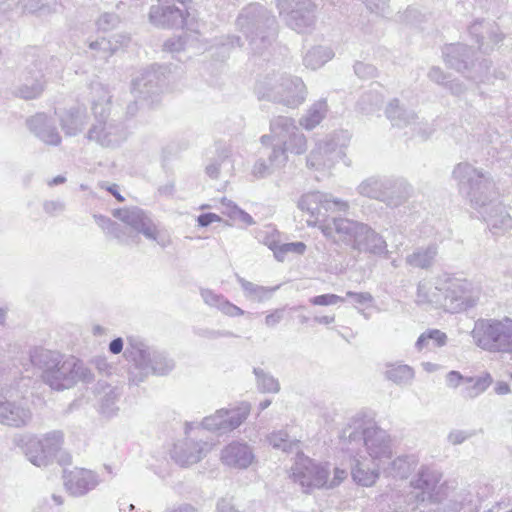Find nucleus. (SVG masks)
<instances>
[{
  "label": "nucleus",
  "instance_id": "obj_1",
  "mask_svg": "<svg viewBox=\"0 0 512 512\" xmlns=\"http://www.w3.org/2000/svg\"><path fill=\"white\" fill-rule=\"evenodd\" d=\"M297 207L309 214V226H317L322 233L333 240H340L358 252L383 255L387 253L384 238L365 223L342 217H329L328 212H346L349 204L331 194L312 191L303 194Z\"/></svg>",
  "mask_w": 512,
  "mask_h": 512
},
{
  "label": "nucleus",
  "instance_id": "obj_2",
  "mask_svg": "<svg viewBox=\"0 0 512 512\" xmlns=\"http://www.w3.org/2000/svg\"><path fill=\"white\" fill-rule=\"evenodd\" d=\"M452 176L460 195L480 213L493 235H502L512 228V217L498 200L499 193L489 173L461 162L454 167Z\"/></svg>",
  "mask_w": 512,
  "mask_h": 512
},
{
  "label": "nucleus",
  "instance_id": "obj_3",
  "mask_svg": "<svg viewBox=\"0 0 512 512\" xmlns=\"http://www.w3.org/2000/svg\"><path fill=\"white\" fill-rule=\"evenodd\" d=\"M124 356L129 363L128 381L140 385L150 375L165 376L175 367L174 360L161 350L138 336L127 337Z\"/></svg>",
  "mask_w": 512,
  "mask_h": 512
},
{
  "label": "nucleus",
  "instance_id": "obj_4",
  "mask_svg": "<svg viewBox=\"0 0 512 512\" xmlns=\"http://www.w3.org/2000/svg\"><path fill=\"white\" fill-rule=\"evenodd\" d=\"M91 89L96 94L92 100L95 122L87 138L103 147H116L126 140V128L121 121L109 117L111 96L107 88L101 83H93Z\"/></svg>",
  "mask_w": 512,
  "mask_h": 512
},
{
  "label": "nucleus",
  "instance_id": "obj_5",
  "mask_svg": "<svg viewBox=\"0 0 512 512\" xmlns=\"http://www.w3.org/2000/svg\"><path fill=\"white\" fill-rule=\"evenodd\" d=\"M236 25L255 53H260L269 46L277 34L275 16L264 6L256 3L249 4L241 10Z\"/></svg>",
  "mask_w": 512,
  "mask_h": 512
},
{
  "label": "nucleus",
  "instance_id": "obj_6",
  "mask_svg": "<svg viewBox=\"0 0 512 512\" xmlns=\"http://www.w3.org/2000/svg\"><path fill=\"white\" fill-rule=\"evenodd\" d=\"M255 93L259 99L280 103L290 108L301 105L307 97V89L300 77L272 72L258 79Z\"/></svg>",
  "mask_w": 512,
  "mask_h": 512
},
{
  "label": "nucleus",
  "instance_id": "obj_7",
  "mask_svg": "<svg viewBox=\"0 0 512 512\" xmlns=\"http://www.w3.org/2000/svg\"><path fill=\"white\" fill-rule=\"evenodd\" d=\"M442 53L447 66L474 82H490L493 77L490 71L491 62L485 57H480L466 44L454 43L446 45Z\"/></svg>",
  "mask_w": 512,
  "mask_h": 512
},
{
  "label": "nucleus",
  "instance_id": "obj_8",
  "mask_svg": "<svg viewBox=\"0 0 512 512\" xmlns=\"http://www.w3.org/2000/svg\"><path fill=\"white\" fill-rule=\"evenodd\" d=\"M349 444H363L367 454L374 463L382 465L392 457V441L390 435L373 423L356 421L354 426L343 431Z\"/></svg>",
  "mask_w": 512,
  "mask_h": 512
},
{
  "label": "nucleus",
  "instance_id": "obj_9",
  "mask_svg": "<svg viewBox=\"0 0 512 512\" xmlns=\"http://www.w3.org/2000/svg\"><path fill=\"white\" fill-rule=\"evenodd\" d=\"M474 343L489 352L512 353V319H478L471 331Z\"/></svg>",
  "mask_w": 512,
  "mask_h": 512
},
{
  "label": "nucleus",
  "instance_id": "obj_10",
  "mask_svg": "<svg viewBox=\"0 0 512 512\" xmlns=\"http://www.w3.org/2000/svg\"><path fill=\"white\" fill-rule=\"evenodd\" d=\"M41 378L51 389L62 391L73 387L79 381L92 382L93 374L81 360L63 355L59 364L51 371L41 375Z\"/></svg>",
  "mask_w": 512,
  "mask_h": 512
},
{
  "label": "nucleus",
  "instance_id": "obj_11",
  "mask_svg": "<svg viewBox=\"0 0 512 512\" xmlns=\"http://www.w3.org/2000/svg\"><path fill=\"white\" fill-rule=\"evenodd\" d=\"M113 216L133 230L144 235L145 238L155 241L160 247L166 248L171 245V238L158 228L150 213L139 207H128L115 209Z\"/></svg>",
  "mask_w": 512,
  "mask_h": 512
},
{
  "label": "nucleus",
  "instance_id": "obj_12",
  "mask_svg": "<svg viewBox=\"0 0 512 512\" xmlns=\"http://www.w3.org/2000/svg\"><path fill=\"white\" fill-rule=\"evenodd\" d=\"M275 2L279 14L291 29L304 33L314 26L316 6L312 0H275Z\"/></svg>",
  "mask_w": 512,
  "mask_h": 512
},
{
  "label": "nucleus",
  "instance_id": "obj_13",
  "mask_svg": "<svg viewBox=\"0 0 512 512\" xmlns=\"http://www.w3.org/2000/svg\"><path fill=\"white\" fill-rule=\"evenodd\" d=\"M166 84L165 68L153 64L144 69L139 76L132 81V94L134 98L147 101V106L153 105L158 100Z\"/></svg>",
  "mask_w": 512,
  "mask_h": 512
},
{
  "label": "nucleus",
  "instance_id": "obj_14",
  "mask_svg": "<svg viewBox=\"0 0 512 512\" xmlns=\"http://www.w3.org/2000/svg\"><path fill=\"white\" fill-rule=\"evenodd\" d=\"M478 295L472 283L466 279H450L443 291V306L451 313H458L474 307Z\"/></svg>",
  "mask_w": 512,
  "mask_h": 512
},
{
  "label": "nucleus",
  "instance_id": "obj_15",
  "mask_svg": "<svg viewBox=\"0 0 512 512\" xmlns=\"http://www.w3.org/2000/svg\"><path fill=\"white\" fill-rule=\"evenodd\" d=\"M291 477L299 483L307 492L310 488H321L327 484L329 469L326 466L315 463L312 459L298 454L292 466Z\"/></svg>",
  "mask_w": 512,
  "mask_h": 512
},
{
  "label": "nucleus",
  "instance_id": "obj_16",
  "mask_svg": "<svg viewBox=\"0 0 512 512\" xmlns=\"http://www.w3.org/2000/svg\"><path fill=\"white\" fill-rule=\"evenodd\" d=\"M159 0L157 4L150 7L149 20L158 27H183L187 9L182 1Z\"/></svg>",
  "mask_w": 512,
  "mask_h": 512
},
{
  "label": "nucleus",
  "instance_id": "obj_17",
  "mask_svg": "<svg viewBox=\"0 0 512 512\" xmlns=\"http://www.w3.org/2000/svg\"><path fill=\"white\" fill-rule=\"evenodd\" d=\"M32 419L33 412L24 400H10L5 395H0V425L23 428Z\"/></svg>",
  "mask_w": 512,
  "mask_h": 512
},
{
  "label": "nucleus",
  "instance_id": "obj_18",
  "mask_svg": "<svg viewBox=\"0 0 512 512\" xmlns=\"http://www.w3.org/2000/svg\"><path fill=\"white\" fill-rule=\"evenodd\" d=\"M211 448L212 445L208 441L186 438L174 445L171 457L179 465L189 466L202 460Z\"/></svg>",
  "mask_w": 512,
  "mask_h": 512
},
{
  "label": "nucleus",
  "instance_id": "obj_19",
  "mask_svg": "<svg viewBox=\"0 0 512 512\" xmlns=\"http://www.w3.org/2000/svg\"><path fill=\"white\" fill-rule=\"evenodd\" d=\"M41 62L27 67L22 75V83L15 87L14 94L24 100H32L40 97L45 88V74L42 71Z\"/></svg>",
  "mask_w": 512,
  "mask_h": 512
},
{
  "label": "nucleus",
  "instance_id": "obj_20",
  "mask_svg": "<svg viewBox=\"0 0 512 512\" xmlns=\"http://www.w3.org/2000/svg\"><path fill=\"white\" fill-rule=\"evenodd\" d=\"M442 475L437 470L422 465L416 475L411 479L410 486L419 491L417 500L424 502H436L438 499L434 494L436 487L441 481Z\"/></svg>",
  "mask_w": 512,
  "mask_h": 512
},
{
  "label": "nucleus",
  "instance_id": "obj_21",
  "mask_svg": "<svg viewBox=\"0 0 512 512\" xmlns=\"http://www.w3.org/2000/svg\"><path fill=\"white\" fill-rule=\"evenodd\" d=\"M470 37L478 44L482 53L493 50L494 46L502 41L503 36L495 23L477 20L468 27Z\"/></svg>",
  "mask_w": 512,
  "mask_h": 512
},
{
  "label": "nucleus",
  "instance_id": "obj_22",
  "mask_svg": "<svg viewBox=\"0 0 512 512\" xmlns=\"http://www.w3.org/2000/svg\"><path fill=\"white\" fill-rule=\"evenodd\" d=\"M29 131L46 145L58 146L62 138L55 121L45 113H37L26 120Z\"/></svg>",
  "mask_w": 512,
  "mask_h": 512
},
{
  "label": "nucleus",
  "instance_id": "obj_23",
  "mask_svg": "<svg viewBox=\"0 0 512 512\" xmlns=\"http://www.w3.org/2000/svg\"><path fill=\"white\" fill-rule=\"evenodd\" d=\"M99 483L98 476L91 470L75 468L65 472L64 485L73 496H83L93 490Z\"/></svg>",
  "mask_w": 512,
  "mask_h": 512
},
{
  "label": "nucleus",
  "instance_id": "obj_24",
  "mask_svg": "<svg viewBox=\"0 0 512 512\" xmlns=\"http://www.w3.org/2000/svg\"><path fill=\"white\" fill-rule=\"evenodd\" d=\"M254 459L255 455L252 447L241 441H233L221 451V461L223 464L236 469L248 468Z\"/></svg>",
  "mask_w": 512,
  "mask_h": 512
},
{
  "label": "nucleus",
  "instance_id": "obj_25",
  "mask_svg": "<svg viewBox=\"0 0 512 512\" xmlns=\"http://www.w3.org/2000/svg\"><path fill=\"white\" fill-rule=\"evenodd\" d=\"M380 466L374 463L372 459L357 454L353 457L351 476L358 485L370 487L376 483L380 476Z\"/></svg>",
  "mask_w": 512,
  "mask_h": 512
},
{
  "label": "nucleus",
  "instance_id": "obj_26",
  "mask_svg": "<svg viewBox=\"0 0 512 512\" xmlns=\"http://www.w3.org/2000/svg\"><path fill=\"white\" fill-rule=\"evenodd\" d=\"M386 186L381 202L389 208H398L404 205L413 193L412 186L401 177L391 176Z\"/></svg>",
  "mask_w": 512,
  "mask_h": 512
},
{
  "label": "nucleus",
  "instance_id": "obj_27",
  "mask_svg": "<svg viewBox=\"0 0 512 512\" xmlns=\"http://www.w3.org/2000/svg\"><path fill=\"white\" fill-rule=\"evenodd\" d=\"M12 441L30 463L37 467L46 466V456L39 437L31 434H16Z\"/></svg>",
  "mask_w": 512,
  "mask_h": 512
},
{
  "label": "nucleus",
  "instance_id": "obj_28",
  "mask_svg": "<svg viewBox=\"0 0 512 512\" xmlns=\"http://www.w3.org/2000/svg\"><path fill=\"white\" fill-rule=\"evenodd\" d=\"M298 129L293 118L277 116L270 121V134L263 135L260 141L263 145H268L271 140L275 141L273 145H283Z\"/></svg>",
  "mask_w": 512,
  "mask_h": 512
},
{
  "label": "nucleus",
  "instance_id": "obj_29",
  "mask_svg": "<svg viewBox=\"0 0 512 512\" xmlns=\"http://www.w3.org/2000/svg\"><path fill=\"white\" fill-rule=\"evenodd\" d=\"M266 155L267 159L260 157L253 165L252 175L257 179L271 175L276 168L284 166L288 160L284 149L278 146H272Z\"/></svg>",
  "mask_w": 512,
  "mask_h": 512
},
{
  "label": "nucleus",
  "instance_id": "obj_30",
  "mask_svg": "<svg viewBox=\"0 0 512 512\" xmlns=\"http://www.w3.org/2000/svg\"><path fill=\"white\" fill-rule=\"evenodd\" d=\"M418 462L417 456L413 454L400 455L383 468V473L394 479H407L416 470Z\"/></svg>",
  "mask_w": 512,
  "mask_h": 512
},
{
  "label": "nucleus",
  "instance_id": "obj_31",
  "mask_svg": "<svg viewBox=\"0 0 512 512\" xmlns=\"http://www.w3.org/2000/svg\"><path fill=\"white\" fill-rule=\"evenodd\" d=\"M60 124L66 135H77L87 124L86 109L77 106L64 111L60 114Z\"/></svg>",
  "mask_w": 512,
  "mask_h": 512
},
{
  "label": "nucleus",
  "instance_id": "obj_32",
  "mask_svg": "<svg viewBox=\"0 0 512 512\" xmlns=\"http://www.w3.org/2000/svg\"><path fill=\"white\" fill-rule=\"evenodd\" d=\"M385 114L391 124L398 128L410 127L412 122L418 119V115L413 110L405 108L397 98L388 103Z\"/></svg>",
  "mask_w": 512,
  "mask_h": 512
},
{
  "label": "nucleus",
  "instance_id": "obj_33",
  "mask_svg": "<svg viewBox=\"0 0 512 512\" xmlns=\"http://www.w3.org/2000/svg\"><path fill=\"white\" fill-rule=\"evenodd\" d=\"M234 171V162L231 158V151L228 148H221L217 156L211 159L206 166V173L212 179H218L221 176H231Z\"/></svg>",
  "mask_w": 512,
  "mask_h": 512
},
{
  "label": "nucleus",
  "instance_id": "obj_34",
  "mask_svg": "<svg viewBox=\"0 0 512 512\" xmlns=\"http://www.w3.org/2000/svg\"><path fill=\"white\" fill-rule=\"evenodd\" d=\"M200 294L205 304L217 308L229 317L243 316L245 314L243 309L230 302L223 295L217 294L210 289H201Z\"/></svg>",
  "mask_w": 512,
  "mask_h": 512
},
{
  "label": "nucleus",
  "instance_id": "obj_35",
  "mask_svg": "<svg viewBox=\"0 0 512 512\" xmlns=\"http://www.w3.org/2000/svg\"><path fill=\"white\" fill-rule=\"evenodd\" d=\"M62 356L63 354L58 351L43 347H34L29 353L30 362L34 367L42 371L41 375L46 374L48 371H51L53 367H56Z\"/></svg>",
  "mask_w": 512,
  "mask_h": 512
},
{
  "label": "nucleus",
  "instance_id": "obj_36",
  "mask_svg": "<svg viewBox=\"0 0 512 512\" xmlns=\"http://www.w3.org/2000/svg\"><path fill=\"white\" fill-rule=\"evenodd\" d=\"M438 255V246L429 244L425 247L416 248L411 254L405 258L406 264L413 268L429 269L431 268Z\"/></svg>",
  "mask_w": 512,
  "mask_h": 512
},
{
  "label": "nucleus",
  "instance_id": "obj_37",
  "mask_svg": "<svg viewBox=\"0 0 512 512\" xmlns=\"http://www.w3.org/2000/svg\"><path fill=\"white\" fill-rule=\"evenodd\" d=\"M237 282L243 290L246 299L252 302L263 303L272 298L273 293L278 289L276 287H265L255 284L251 281L238 276Z\"/></svg>",
  "mask_w": 512,
  "mask_h": 512
},
{
  "label": "nucleus",
  "instance_id": "obj_38",
  "mask_svg": "<svg viewBox=\"0 0 512 512\" xmlns=\"http://www.w3.org/2000/svg\"><path fill=\"white\" fill-rule=\"evenodd\" d=\"M492 382V376L487 372L480 376L466 377L464 387L461 390V395L463 398L468 400L475 399L484 393Z\"/></svg>",
  "mask_w": 512,
  "mask_h": 512
},
{
  "label": "nucleus",
  "instance_id": "obj_39",
  "mask_svg": "<svg viewBox=\"0 0 512 512\" xmlns=\"http://www.w3.org/2000/svg\"><path fill=\"white\" fill-rule=\"evenodd\" d=\"M390 177L387 176H371L363 180L357 187L360 195L381 201L382 195L387 188Z\"/></svg>",
  "mask_w": 512,
  "mask_h": 512
},
{
  "label": "nucleus",
  "instance_id": "obj_40",
  "mask_svg": "<svg viewBox=\"0 0 512 512\" xmlns=\"http://www.w3.org/2000/svg\"><path fill=\"white\" fill-rule=\"evenodd\" d=\"M328 111L326 99H320L313 103L306 114L300 119V125L306 130H312L325 118Z\"/></svg>",
  "mask_w": 512,
  "mask_h": 512
},
{
  "label": "nucleus",
  "instance_id": "obj_41",
  "mask_svg": "<svg viewBox=\"0 0 512 512\" xmlns=\"http://www.w3.org/2000/svg\"><path fill=\"white\" fill-rule=\"evenodd\" d=\"M334 57V52L324 46H316L307 51L303 57L305 67L312 70L319 69Z\"/></svg>",
  "mask_w": 512,
  "mask_h": 512
},
{
  "label": "nucleus",
  "instance_id": "obj_42",
  "mask_svg": "<svg viewBox=\"0 0 512 512\" xmlns=\"http://www.w3.org/2000/svg\"><path fill=\"white\" fill-rule=\"evenodd\" d=\"M225 409L227 412V416L225 417L227 426H225L224 429L229 432L238 428L247 419L251 411V405L243 401Z\"/></svg>",
  "mask_w": 512,
  "mask_h": 512
},
{
  "label": "nucleus",
  "instance_id": "obj_43",
  "mask_svg": "<svg viewBox=\"0 0 512 512\" xmlns=\"http://www.w3.org/2000/svg\"><path fill=\"white\" fill-rule=\"evenodd\" d=\"M253 374L255 375L257 390L261 393L276 394L280 391V383L271 373L262 368L254 367Z\"/></svg>",
  "mask_w": 512,
  "mask_h": 512
},
{
  "label": "nucleus",
  "instance_id": "obj_44",
  "mask_svg": "<svg viewBox=\"0 0 512 512\" xmlns=\"http://www.w3.org/2000/svg\"><path fill=\"white\" fill-rule=\"evenodd\" d=\"M447 335L439 329H428L417 339L415 347L418 351L425 348L442 347L447 343Z\"/></svg>",
  "mask_w": 512,
  "mask_h": 512
},
{
  "label": "nucleus",
  "instance_id": "obj_45",
  "mask_svg": "<svg viewBox=\"0 0 512 512\" xmlns=\"http://www.w3.org/2000/svg\"><path fill=\"white\" fill-rule=\"evenodd\" d=\"M385 377L397 385H407L414 378V370L409 365L390 364L387 365Z\"/></svg>",
  "mask_w": 512,
  "mask_h": 512
},
{
  "label": "nucleus",
  "instance_id": "obj_46",
  "mask_svg": "<svg viewBox=\"0 0 512 512\" xmlns=\"http://www.w3.org/2000/svg\"><path fill=\"white\" fill-rule=\"evenodd\" d=\"M417 302L431 303L443 306V292L441 288L433 286L430 282H420L417 287Z\"/></svg>",
  "mask_w": 512,
  "mask_h": 512
},
{
  "label": "nucleus",
  "instance_id": "obj_47",
  "mask_svg": "<svg viewBox=\"0 0 512 512\" xmlns=\"http://www.w3.org/2000/svg\"><path fill=\"white\" fill-rule=\"evenodd\" d=\"M39 438L44 449L47 466L63 444V433L59 430H54Z\"/></svg>",
  "mask_w": 512,
  "mask_h": 512
},
{
  "label": "nucleus",
  "instance_id": "obj_48",
  "mask_svg": "<svg viewBox=\"0 0 512 512\" xmlns=\"http://www.w3.org/2000/svg\"><path fill=\"white\" fill-rule=\"evenodd\" d=\"M332 143H319L317 148L312 150L307 157V166L310 168L321 169L329 165L331 158L328 153L331 152Z\"/></svg>",
  "mask_w": 512,
  "mask_h": 512
},
{
  "label": "nucleus",
  "instance_id": "obj_49",
  "mask_svg": "<svg viewBox=\"0 0 512 512\" xmlns=\"http://www.w3.org/2000/svg\"><path fill=\"white\" fill-rule=\"evenodd\" d=\"M269 444L275 448L280 449L284 452H291L295 448H298V440L290 437L286 430L273 431L267 437Z\"/></svg>",
  "mask_w": 512,
  "mask_h": 512
},
{
  "label": "nucleus",
  "instance_id": "obj_50",
  "mask_svg": "<svg viewBox=\"0 0 512 512\" xmlns=\"http://www.w3.org/2000/svg\"><path fill=\"white\" fill-rule=\"evenodd\" d=\"M383 103L382 95L374 90L364 92L357 101V108L364 114H371L378 110Z\"/></svg>",
  "mask_w": 512,
  "mask_h": 512
},
{
  "label": "nucleus",
  "instance_id": "obj_51",
  "mask_svg": "<svg viewBox=\"0 0 512 512\" xmlns=\"http://www.w3.org/2000/svg\"><path fill=\"white\" fill-rule=\"evenodd\" d=\"M226 414L227 412L225 408L217 410L213 415L207 416L202 420V428L209 431L226 433L227 431L224 429V427L227 426L225 420V417L227 416Z\"/></svg>",
  "mask_w": 512,
  "mask_h": 512
},
{
  "label": "nucleus",
  "instance_id": "obj_52",
  "mask_svg": "<svg viewBox=\"0 0 512 512\" xmlns=\"http://www.w3.org/2000/svg\"><path fill=\"white\" fill-rule=\"evenodd\" d=\"M277 146L284 149L286 155L287 152L301 155L307 150V140L305 135L298 129L296 133L292 134V136L288 138L287 142L283 145Z\"/></svg>",
  "mask_w": 512,
  "mask_h": 512
},
{
  "label": "nucleus",
  "instance_id": "obj_53",
  "mask_svg": "<svg viewBox=\"0 0 512 512\" xmlns=\"http://www.w3.org/2000/svg\"><path fill=\"white\" fill-rule=\"evenodd\" d=\"M89 48L95 52L93 56L103 60H107L116 50L111 41L104 37L91 41Z\"/></svg>",
  "mask_w": 512,
  "mask_h": 512
},
{
  "label": "nucleus",
  "instance_id": "obj_54",
  "mask_svg": "<svg viewBox=\"0 0 512 512\" xmlns=\"http://www.w3.org/2000/svg\"><path fill=\"white\" fill-rule=\"evenodd\" d=\"M117 399L118 394L116 391L114 389H109V391L101 398L99 407L100 413L106 417L114 416L118 410V407L116 406Z\"/></svg>",
  "mask_w": 512,
  "mask_h": 512
},
{
  "label": "nucleus",
  "instance_id": "obj_55",
  "mask_svg": "<svg viewBox=\"0 0 512 512\" xmlns=\"http://www.w3.org/2000/svg\"><path fill=\"white\" fill-rule=\"evenodd\" d=\"M188 46V34L186 32H182L181 35L173 36L167 39L163 44V49L171 53H176L186 50Z\"/></svg>",
  "mask_w": 512,
  "mask_h": 512
},
{
  "label": "nucleus",
  "instance_id": "obj_56",
  "mask_svg": "<svg viewBox=\"0 0 512 512\" xmlns=\"http://www.w3.org/2000/svg\"><path fill=\"white\" fill-rule=\"evenodd\" d=\"M305 250L306 245L303 242L280 243L274 256L278 261H284L288 253L303 254Z\"/></svg>",
  "mask_w": 512,
  "mask_h": 512
},
{
  "label": "nucleus",
  "instance_id": "obj_57",
  "mask_svg": "<svg viewBox=\"0 0 512 512\" xmlns=\"http://www.w3.org/2000/svg\"><path fill=\"white\" fill-rule=\"evenodd\" d=\"M109 235L112 236L113 238L117 239L119 243L124 244V245L138 243L137 235H134L131 232H128L125 228H123L117 222H115V224L111 228Z\"/></svg>",
  "mask_w": 512,
  "mask_h": 512
},
{
  "label": "nucleus",
  "instance_id": "obj_58",
  "mask_svg": "<svg viewBox=\"0 0 512 512\" xmlns=\"http://www.w3.org/2000/svg\"><path fill=\"white\" fill-rule=\"evenodd\" d=\"M414 136L420 137L422 140H427L435 131V127L432 123H429L423 119H416L410 125Z\"/></svg>",
  "mask_w": 512,
  "mask_h": 512
},
{
  "label": "nucleus",
  "instance_id": "obj_59",
  "mask_svg": "<svg viewBox=\"0 0 512 512\" xmlns=\"http://www.w3.org/2000/svg\"><path fill=\"white\" fill-rule=\"evenodd\" d=\"M354 73L360 79H372L378 75L377 68L369 63L357 61L354 66Z\"/></svg>",
  "mask_w": 512,
  "mask_h": 512
},
{
  "label": "nucleus",
  "instance_id": "obj_60",
  "mask_svg": "<svg viewBox=\"0 0 512 512\" xmlns=\"http://www.w3.org/2000/svg\"><path fill=\"white\" fill-rule=\"evenodd\" d=\"M22 9L27 13H37L49 8L50 0H19Z\"/></svg>",
  "mask_w": 512,
  "mask_h": 512
},
{
  "label": "nucleus",
  "instance_id": "obj_61",
  "mask_svg": "<svg viewBox=\"0 0 512 512\" xmlns=\"http://www.w3.org/2000/svg\"><path fill=\"white\" fill-rule=\"evenodd\" d=\"M119 23V17L115 13H103L98 18L96 24L99 30L109 31L114 29Z\"/></svg>",
  "mask_w": 512,
  "mask_h": 512
},
{
  "label": "nucleus",
  "instance_id": "obj_62",
  "mask_svg": "<svg viewBox=\"0 0 512 512\" xmlns=\"http://www.w3.org/2000/svg\"><path fill=\"white\" fill-rule=\"evenodd\" d=\"M195 333L202 338L214 340L221 337H236V335L228 330H215L209 328H199Z\"/></svg>",
  "mask_w": 512,
  "mask_h": 512
},
{
  "label": "nucleus",
  "instance_id": "obj_63",
  "mask_svg": "<svg viewBox=\"0 0 512 512\" xmlns=\"http://www.w3.org/2000/svg\"><path fill=\"white\" fill-rule=\"evenodd\" d=\"M309 301L313 305L328 306L344 302V298L336 294H322L310 298Z\"/></svg>",
  "mask_w": 512,
  "mask_h": 512
},
{
  "label": "nucleus",
  "instance_id": "obj_64",
  "mask_svg": "<svg viewBox=\"0 0 512 512\" xmlns=\"http://www.w3.org/2000/svg\"><path fill=\"white\" fill-rule=\"evenodd\" d=\"M43 210L52 217H56L65 210V203L61 200H47L43 203Z\"/></svg>",
  "mask_w": 512,
  "mask_h": 512
}]
</instances>
